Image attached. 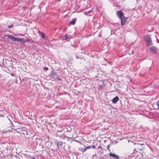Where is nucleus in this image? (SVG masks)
Instances as JSON below:
<instances>
[{
	"instance_id": "f257e3e1",
	"label": "nucleus",
	"mask_w": 159,
	"mask_h": 159,
	"mask_svg": "<svg viewBox=\"0 0 159 159\" xmlns=\"http://www.w3.org/2000/svg\"><path fill=\"white\" fill-rule=\"evenodd\" d=\"M144 39L147 43V45L149 46L152 44V41L151 36L149 35L146 36L144 38Z\"/></svg>"
},
{
	"instance_id": "f03ea898",
	"label": "nucleus",
	"mask_w": 159,
	"mask_h": 159,
	"mask_svg": "<svg viewBox=\"0 0 159 159\" xmlns=\"http://www.w3.org/2000/svg\"><path fill=\"white\" fill-rule=\"evenodd\" d=\"M8 37L9 39L14 41L20 42L22 41V39L20 38H17L10 35H6Z\"/></svg>"
},
{
	"instance_id": "7ed1b4c3",
	"label": "nucleus",
	"mask_w": 159,
	"mask_h": 159,
	"mask_svg": "<svg viewBox=\"0 0 159 159\" xmlns=\"http://www.w3.org/2000/svg\"><path fill=\"white\" fill-rule=\"evenodd\" d=\"M50 76L54 79H58L57 73L54 71H52L50 75Z\"/></svg>"
},
{
	"instance_id": "20e7f679",
	"label": "nucleus",
	"mask_w": 159,
	"mask_h": 159,
	"mask_svg": "<svg viewBox=\"0 0 159 159\" xmlns=\"http://www.w3.org/2000/svg\"><path fill=\"white\" fill-rule=\"evenodd\" d=\"M150 51L152 53H157L158 50V48L156 47L153 46L150 48Z\"/></svg>"
},
{
	"instance_id": "39448f33",
	"label": "nucleus",
	"mask_w": 159,
	"mask_h": 159,
	"mask_svg": "<svg viewBox=\"0 0 159 159\" xmlns=\"http://www.w3.org/2000/svg\"><path fill=\"white\" fill-rule=\"evenodd\" d=\"M117 14L118 15V17L120 18H122L124 17V14L121 11H119L117 12Z\"/></svg>"
},
{
	"instance_id": "423d86ee",
	"label": "nucleus",
	"mask_w": 159,
	"mask_h": 159,
	"mask_svg": "<svg viewBox=\"0 0 159 159\" xmlns=\"http://www.w3.org/2000/svg\"><path fill=\"white\" fill-rule=\"evenodd\" d=\"M109 155L110 157H112L115 159H119V157L114 153L110 152L109 154Z\"/></svg>"
},
{
	"instance_id": "0eeeda50",
	"label": "nucleus",
	"mask_w": 159,
	"mask_h": 159,
	"mask_svg": "<svg viewBox=\"0 0 159 159\" xmlns=\"http://www.w3.org/2000/svg\"><path fill=\"white\" fill-rule=\"evenodd\" d=\"M70 38L71 37H70V36H67V35H66V36H64V37L62 38V40L63 41L65 42V41L64 40L68 41Z\"/></svg>"
},
{
	"instance_id": "6e6552de",
	"label": "nucleus",
	"mask_w": 159,
	"mask_h": 159,
	"mask_svg": "<svg viewBox=\"0 0 159 159\" xmlns=\"http://www.w3.org/2000/svg\"><path fill=\"white\" fill-rule=\"evenodd\" d=\"M119 100V97L118 96H116L112 100V102L114 104L116 103Z\"/></svg>"
},
{
	"instance_id": "1a4fd4ad",
	"label": "nucleus",
	"mask_w": 159,
	"mask_h": 159,
	"mask_svg": "<svg viewBox=\"0 0 159 159\" xmlns=\"http://www.w3.org/2000/svg\"><path fill=\"white\" fill-rule=\"evenodd\" d=\"M120 19L121 20V25H124L125 24V21L126 20V18L124 17L123 18H120Z\"/></svg>"
},
{
	"instance_id": "9d476101",
	"label": "nucleus",
	"mask_w": 159,
	"mask_h": 159,
	"mask_svg": "<svg viewBox=\"0 0 159 159\" xmlns=\"http://www.w3.org/2000/svg\"><path fill=\"white\" fill-rule=\"evenodd\" d=\"M38 33L44 39L45 38V34L43 32L38 31Z\"/></svg>"
},
{
	"instance_id": "9b49d317",
	"label": "nucleus",
	"mask_w": 159,
	"mask_h": 159,
	"mask_svg": "<svg viewBox=\"0 0 159 159\" xmlns=\"http://www.w3.org/2000/svg\"><path fill=\"white\" fill-rule=\"evenodd\" d=\"M76 21V19H73L70 22V23L72 25H74L75 24Z\"/></svg>"
},
{
	"instance_id": "f8f14e48",
	"label": "nucleus",
	"mask_w": 159,
	"mask_h": 159,
	"mask_svg": "<svg viewBox=\"0 0 159 159\" xmlns=\"http://www.w3.org/2000/svg\"><path fill=\"white\" fill-rule=\"evenodd\" d=\"M79 150L82 152H84L86 151V149L85 148H79Z\"/></svg>"
},
{
	"instance_id": "ddd939ff",
	"label": "nucleus",
	"mask_w": 159,
	"mask_h": 159,
	"mask_svg": "<svg viewBox=\"0 0 159 159\" xmlns=\"http://www.w3.org/2000/svg\"><path fill=\"white\" fill-rule=\"evenodd\" d=\"M62 144V142H59V143H57V147L58 148L59 146H61Z\"/></svg>"
},
{
	"instance_id": "4468645a",
	"label": "nucleus",
	"mask_w": 159,
	"mask_h": 159,
	"mask_svg": "<svg viewBox=\"0 0 159 159\" xmlns=\"http://www.w3.org/2000/svg\"><path fill=\"white\" fill-rule=\"evenodd\" d=\"M110 145L109 144V145H108L107 146V150L109 151H110Z\"/></svg>"
},
{
	"instance_id": "2eb2a0df",
	"label": "nucleus",
	"mask_w": 159,
	"mask_h": 159,
	"mask_svg": "<svg viewBox=\"0 0 159 159\" xmlns=\"http://www.w3.org/2000/svg\"><path fill=\"white\" fill-rule=\"evenodd\" d=\"M14 26V25L13 24H12L11 25H9L8 26V28H11Z\"/></svg>"
},
{
	"instance_id": "dca6fc26",
	"label": "nucleus",
	"mask_w": 159,
	"mask_h": 159,
	"mask_svg": "<svg viewBox=\"0 0 159 159\" xmlns=\"http://www.w3.org/2000/svg\"><path fill=\"white\" fill-rule=\"evenodd\" d=\"M85 149H86V150L87 149H89V148H91V146H87V147H86L85 146Z\"/></svg>"
},
{
	"instance_id": "f3484780",
	"label": "nucleus",
	"mask_w": 159,
	"mask_h": 159,
	"mask_svg": "<svg viewBox=\"0 0 159 159\" xmlns=\"http://www.w3.org/2000/svg\"><path fill=\"white\" fill-rule=\"evenodd\" d=\"M43 69L44 70H45L46 71L48 69V68L47 67H44L43 68Z\"/></svg>"
},
{
	"instance_id": "a211bd4d",
	"label": "nucleus",
	"mask_w": 159,
	"mask_h": 159,
	"mask_svg": "<svg viewBox=\"0 0 159 159\" xmlns=\"http://www.w3.org/2000/svg\"><path fill=\"white\" fill-rule=\"evenodd\" d=\"M91 148H93V149H95V147L94 145H93L92 146H91Z\"/></svg>"
},
{
	"instance_id": "6ab92c4d",
	"label": "nucleus",
	"mask_w": 159,
	"mask_h": 159,
	"mask_svg": "<svg viewBox=\"0 0 159 159\" xmlns=\"http://www.w3.org/2000/svg\"><path fill=\"white\" fill-rule=\"evenodd\" d=\"M143 145V144H137V145H138V147H139L140 146H141L142 145Z\"/></svg>"
},
{
	"instance_id": "aec40b11",
	"label": "nucleus",
	"mask_w": 159,
	"mask_h": 159,
	"mask_svg": "<svg viewBox=\"0 0 159 159\" xmlns=\"http://www.w3.org/2000/svg\"><path fill=\"white\" fill-rule=\"evenodd\" d=\"M157 105L158 107L159 106V100L157 102Z\"/></svg>"
},
{
	"instance_id": "412c9836",
	"label": "nucleus",
	"mask_w": 159,
	"mask_h": 159,
	"mask_svg": "<svg viewBox=\"0 0 159 159\" xmlns=\"http://www.w3.org/2000/svg\"><path fill=\"white\" fill-rule=\"evenodd\" d=\"M143 149V148H141L140 149H140V150H142Z\"/></svg>"
},
{
	"instance_id": "4be33fe9",
	"label": "nucleus",
	"mask_w": 159,
	"mask_h": 159,
	"mask_svg": "<svg viewBox=\"0 0 159 159\" xmlns=\"http://www.w3.org/2000/svg\"><path fill=\"white\" fill-rule=\"evenodd\" d=\"M57 79H58V80H61V79H58V78Z\"/></svg>"
},
{
	"instance_id": "5701e85b",
	"label": "nucleus",
	"mask_w": 159,
	"mask_h": 159,
	"mask_svg": "<svg viewBox=\"0 0 159 159\" xmlns=\"http://www.w3.org/2000/svg\"><path fill=\"white\" fill-rule=\"evenodd\" d=\"M158 110H159V106H158Z\"/></svg>"
},
{
	"instance_id": "b1692460",
	"label": "nucleus",
	"mask_w": 159,
	"mask_h": 159,
	"mask_svg": "<svg viewBox=\"0 0 159 159\" xmlns=\"http://www.w3.org/2000/svg\"><path fill=\"white\" fill-rule=\"evenodd\" d=\"M90 11H89L88 13H89L90 12Z\"/></svg>"
}]
</instances>
